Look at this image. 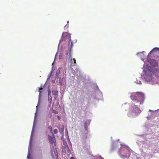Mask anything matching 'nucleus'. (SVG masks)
Wrapping results in <instances>:
<instances>
[{
	"label": "nucleus",
	"instance_id": "11",
	"mask_svg": "<svg viewBox=\"0 0 159 159\" xmlns=\"http://www.w3.org/2000/svg\"><path fill=\"white\" fill-rule=\"evenodd\" d=\"M43 88L42 87H40L39 89V90H38V91L39 92V96H40L41 95V90Z\"/></svg>",
	"mask_w": 159,
	"mask_h": 159
},
{
	"label": "nucleus",
	"instance_id": "25",
	"mask_svg": "<svg viewBox=\"0 0 159 159\" xmlns=\"http://www.w3.org/2000/svg\"><path fill=\"white\" fill-rule=\"evenodd\" d=\"M48 96H49L50 95V91L48 90Z\"/></svg>",
	"mask_w": 159,
	"mask_h": 159
},
{
	"label": "nucleus",
	"instance_id": "23",
	"mask_svg": "<svg viewBox=\"0 0 159 159\" xmlns=\"http://www.w3.org/2000/svg\"><path fill=\"white\" fill-rule=\"evenodd\" d=\"M54 64V62L52 64V71H53V67Z\"/></svg>",
	"mask_w": 159,
	"mask_h": 159
},
{
	"label": "nucleus",
	"instance_id": "17",
	"mask_svg": "<svg viewBox=\"0 0 159 159\" xmlns=\"http://www.w3.org/2000/svg\"><path fill=\"white\" fill-rule=\"evenodd\" d=\"M46 125L47 126H48V130L49 129H50V126H49V123L48 122L47 123H46Z\"/></svg>",
	"mask_w": 159,
	"mask_h": 159
},
{
	"label": "nucleus",
	"instance_id": "29",
	"mask_svg": "<svg viewBox=\"0 0 159 159\" xmlns=\"http://www.w3.org/2000/svg\"><path fill=\"white\" fill-rule=\"evenodd\" d=\"M52 130H50V133H51V132H52Z\"/></svg>",
	"mask_w": 159,
	"mask_h": 159
},
{
	"label": "nucleus",
	"instance_id": "4",
	"mask_svg": "<svg viewBox=\"0 0 159 159\" xmlns=\"http://www.w3.org/2000/svg\"><path fill=\"white\" fill-rule=\"evenodd\" d=\"M152 72L153 74L156 76L159 77V69L157 70L154 68L152 69L151 72Z\"/></svg>",
	"mask_w": 159,
	"mask_h": 159
},
{
	"label": "nucleus",
	"instance_id": "18",
	"mask_svg": "<svg viewBox=\"0 0 159 159\" xmlns=\"http://www.w3.org/2000/svg\"><path fill=\"white\" fill-rule=\"evenodd\" d=\"M35 117L34 119V125H33V129H32V133L33 132V131L34 130V122H35Z\"/></svg>",
	"mask_w": 159,
	"mask_h": 159
},
{
	"label": "nucleus",
	"instance_id": "14",
	"mask_svg": "<svg viewBox=\"0 0 159 159\" xmlns=\"http://www.w3.org/2000/svg\"><path fill=\"white\" fill-rule=\"evenodd\" d=\"M149 79H147V78H146V80H148V81L152 79V76H151V75H150L149 76Z\"/></svg>",
	"mask_w": 159,
	"mask_h": 159
},
{
	"label": "nucleus",
	"instance_id": "30",
	"mask_svg": "<svg viewBox=\"0 0 159 159\" xmlns=\"http://www.w3.org/2000/svg\"><path fill=\"white\" fill-rule=\"evenodd\" d=\"M67 24H68V23H69V21H67Z\"/></svg>",
	"mask_w": 159,
	"mask_h": 159
},
{
	"label": "nucleus",
	"instance_id": "24",
	"mask_svg": "<svg viewBox=\"0 0 159 159\" xmlns=\"http://www.w3.org/2000/svg\"><path fill=\"white\" fill-rule=\"evenodd\" d=\"M57 118H58V119L59 120H60V117L59 116H57Z\"/></svg>",
	"mask_w": 159,
	"mask_h": 159
},
{
	"label": "nucleus",
	"instance_id": "28",
	"mask_svg": "<svg viewBox=\"0 0 159 159\" xmlns=\"http://www.w3.org/2000/svg\"><path fill=\"white\" fill-rule=\"evenodd\" d=\"M52 82L53 83H54V82L55 81L53 80H52Z\"/></svg>",
	"mask_w": 159,
	"mask_h": 159
},
{
	"label": "nucleus",
	"instance_id": "10",
	"mask_svg": "<svg viewBox=\"0 0 159 159\" xmlns=\"http://www.w3.org/2000/svg\"><path fill=\"white\" fill-rule=\"evenodd\" d=\"M63 144L66 148H68V146L67 144L66 141H63Z\"/></svg>",
	"mask_w": 159,
	"mask_h": 159
},
{
	"label": "nucleus",
	"instance_id": "27",
	"mask_svg": "<svg viewBox=\"0 0 159 159\" xmlns=\"http://www.w3.org/2000/svg\"><path fill=\"white\" fill-rule=\"evenodd\" d=\"M60 85H62L61 82L60 81Z\"/></svg>",
	"mask_w": 159,
	"mask_h": 159
},
{
	"label": "nucleus",
	"instance_id": "3",
	"mask_svg": "<svg viewBox=\"0 0 159 159\" xmlns=\"http://www.w3.org/2000/svg\"><path fill=\"white\" fill-rule=\"evenodd\" d=\"M68 39L70 42H71V47L73 45V42L71 39V36L70 34L68 33L65 32L63 33L61 39L62 40H66L67 39Z\"/></svg>",
	"mask_w": 159,
	"mask_h": 159
},
{
	"label": "nucleus",
	"instance_id": "19",
	"mask_svg": "<svg viewBox=\"0 0 159 159\" xmlns=\"http://www.w3.org/2000/svg\"><path fill=\"white\" fill-rule=\"evenodd\" d=\"M85 130L87 131V133H88V132L87 131V127L86 125L85 126Z\"/></svg>",
	"mask_w": 159,
	"mask_h": 159
},
{
	"label": "nucleus",
	"instance_id": "15",
	"mask_svg": "<svg viewBox=\"0 0 159 159\" xmlns=\"http://www.w3.org/2000/svg\"><path fill=\"white\" fill-rule=\"evenodd\" d=\"M73 61L74 63V65L76 64V60L75 58H73L72 59H71V62H72V61Z\"/></svg>",
	"mask_w": 159,
	"mask_h": 159
},
{
	"label": "nucleus",
	"instance_id": "16",
	"mask_svg": "<svg viewBox=\"0 0 159 159\" xmlns=\"http://www.w3.org/2000/svg\"><path fill=\"white\" fill-rule=\"evenodd\" d=\"M53 132L55 134H57L58 133L57 129H54Z\"/></svg>",
	"mask_w": 159,
	"mask_h": 159
},
{
	"label": "nucleus",
	"instance_id": "5",
	"mask_svg": "<svg viewBox=\"0 0 159 159\" xmlns=\"http://www.w3.org/2000/svg\"><path fill=\"white\" fill-rule=\"evenodd\" d=\"M148 61L152 66H156L157 65V63L156 61L154 59H150L148 60Z\"/></svg>",
	"mask_w": 159,
	"mask_h": 159
},
{
	"label": "nucleus",
	"instance_id": "8",
	"mask_svg": "<svg viewBox=\"0 0 159 159\" xmlns=\"http://www.w3.org/2000/svg\"><path fill=\"white\" fill-rule=\"evenodd\" d=\"M159 52V48H154L151 52H149V54L151 53L152 52Z\"/></svg>",
	"mask_w": 159,
	"mask_h": 159
},
{
	"label": "nucleus",
	"instance_id": "20",
	"mask_svg": "<svg viewBox=\"0 0 159 159\" xmlns=\"http://www.w3.org/2000/svg\"><path fill=\"white\" fill-rule=\"evenodd\" d=\"M53 112H54L55 113H56V114H58V112L57 111H55V110H53Z\"/></svg>",
	"mask_w": 159,
	"mask_h": 159
},
{
	"label": "nucleus",
	"instance_id": "26",
	"mask_svg": "<svg viewBox=\"0 0 159 159\" xmlns=\"http://www.w3.org/2000/svg\"><path fill=\"white\" fill-rule=\"evenodd\" d=\"M70 159H75L73 157H71L70 158Z\"/></svg>",
	"mask_w": 159,
	"mask_h": 159
},
{
	"label": "nucleus",
	"instance_id": "7",
	"mask_svg": "<svg viewBox=\"0 0 159 159\" xmlns=\"http://www.w3.org/2000/svg\"><path fill=\"white\" fill-rule=\"evenodd\" d=\"M59 131L60 133L62 134H64V127L63 125H62L61 126V128H59Z\"/></svg>",
	"mask_w": 159,
	"mask_h": 159
},
{
	"label": "nucleus",
	"instance_id": "1",
	"mask_svg": "<svg viewBox=\"0 0 159 159\" xmlns=\"http://www.w3.org/2000/svg\"><path fill=\"white\" fill-rule=\"evenodd\" d=\"M50 136V144L53 145V148L51 149V154L53 159H58V155L57 150L56 146L55 138L53 133Z\"/></svg>",
	"mask_w": 159,
	"mask_h": 159
},
{
	"label": "nucleus",
	"instance_id": "21",
	"mask_svg": "<svg viewBox=\"0 0 159 159\" xmlns=\"http://www.w3.org/2000/svg\"><path fill=\"white\" fill-rule=\"evenodd\" d=\"M27 158L28 159H30V158L29 153H28V155L27 157Z\"/></svg>",
	"mask_w": 159,
	"mask_h": 159
},
{
	"label": "nucleus",
	"instance_id": "22",
	"mask_svg": "<svg viewBox=\"0 0 159 159\" xmlns=\"http://www.w3.org/2000/svg\"><path fill=\"white\" fill-rule=\"evenodd\" d=\"M46 134L48 135V140L50 141V136L49 134H47V133H46Z\"/></svg>",
	"mask_w": 159,
	"mask_h": 159
},
{
	"label": "nucleus",
	"instance_id": "12",
	"mask_svg": "<svg viewBox=\"0 0 159 159\" xmlns=\"http://www.w3.org/2000/svg\"><path fill=\"white\" fill-rule=\"evenodd\" d=\"M61 68L60 67H59L58 70L57 71V72H56V75H58L59 73H60V71L61 70Z\"/></svg>",
	"mask_w": 159,
	"mask_h": 159
},
{
	"label": "nucleus",
	"instance_id": "13",
	"mask_svg": "<svg viewBox=\"0 0 159 159\" xmlns=\"http://www.w3.org/2000/svg\"><path fill=\"white\" fill-rule=\"evenodd\" d=\"M69 27V25L68 24H67L64 27V28L65 29H67Z\"/></svg>",
	"mask_w": 159,
	"mask_h": 159
},
{
	"label": "nucleus",
	"instance_id": "2",
	"mask_svg": "<svg viewBox=\"0 0 159 159\" xmlns=\"http://www.w3.org/2000/svg\"><path fill=\"white\" fill-rule=\"evenodd\" d=\"M131 98L137 105H140L143 103L144 99L143 93L141 92H136L133 94L131 96Z\"/></svg>",
	"mask_w": 159,
	"mask_h": 159
},
{
	"label": "nucleus",
	"instance_id": "31",
	"mask_svg": "<svg viewBox=\"0 0 159 159\" xmlns=\"http://www.w3.org/2000/svg\"><path fill=\"white\" fill-rule=\"evenodd\" d=\"M50 77V76H49L48 78V80L49 78Z\"/></svg>",
	"mask_w": 159,
	"mask_h": 159
},
{
	"label": "nucleus",
	"instance_id": "6",
	"mask_svg": "<svg viewBox=\"0 0 159 159\" xmlns=\"http://www.w3.org/2000/svg\"><path fill=\"white\" fill-rule=\"evenodd\" d=\"M133 112H135V113H137V112H139V108L136 105H134V106L133 107Z\"/></svg>",
	"mask_w": 159,
	"mask_h": 159
},
{
	"label": "nucleus",
	"instance_id": "32",
	"mask_svg": "<svg viewBox=\"0 0 159 159\" xmlns=\"http://www.w3.org/2000/svg\"><path fill=\"white\" fill-rule=\"evenodd\" d=\"M46 84V83H45V85H44V86Z\"/></svg>",
	"mask_w": 159,
	"mask_h": 159
},
{
	"label": "nucleus",
	"instance_id": "9",
	"mask_svg": "<svg viewBox=\"0 0 159 159\" xmlns=\"http://www.w3.org/2000/svg\"><path fill=\"white\" fill-rule=\"evenodd\" d=\"M52 93L53 95H57L58 94V92L56 90H52Z\"/></svg>",
	"mask_w": 159,
	"mask_h": 159
}]
</instances>
